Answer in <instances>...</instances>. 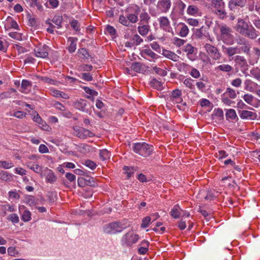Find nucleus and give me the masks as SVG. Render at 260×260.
<instances>
[{"instance_id": "f8f14e48", "label": "nucleus", "mask_w": 260, "mask_h": 260, "mask_svg": "<svg viewBox=\"0 0 260 260\" xmlns=\"http://www.w3.org/2000/svg\"><path fill=\"white\" fill-rule=\"evenodd\" d=\"M31 86V82L23 79L21 82V87L19 90L22 93H27L30 90Z\"/></svg>"}, {"instance_id": "680f3d73", "label": "nucleus", "mask_w": 260, "mask_h": 260, "mask_svg": "<svg viewBox=\"0 0 260 260\" xmlns=\"http://www.w3.org/2000/svg\"><path fill=\"white\" fill-rule=\"evenodd\" d=\"M84 89L87 93H88L91 95H95V96L98 95V93L97 91H96L93 89H91L89 87H84Z\"/></svg>"}, {"instance_id": "7c9ffc66", "label": "nucleus", "mask_w": 260, "mask_h": 260, "mask_svg": "<svg viewBox=\"0 0 260 260\" xmlns=\"http://www.w3.org/2000/svg\"><path fill=\"white\" fill-rule=\"evenodd\" d=\"M62 20V16L56 15L53 17L52 19V22L56 25V27L57 28H59L61 26Z\"/></svg>"}, {"instance_id": "f704fd0d", "label": "nucleus", "mask_w": 260, "mask_h": 260, "mask_svg": "<svg viewBox=\"0 0 260 260\" xmlns=\"http://www.w3.org/2000/svg\"><path fill=\"white\" fill-rule=\"evenodd\" d=\"M211 5L216 9H220L224 7V3L222 1L212 0Z\"/></svg>"}, {"instance_id": "4468645a", "label": "nucleus", "mask_w": 260, "mask_h": 260, "mask_svg": "<svg viewBox=\"0 0 260 260\" xmlns=\"http://www.w3.org/2000/svg\"><path fill=\"white\" fill-rule=\"evenodd\" d=\"M240 116L242 119H253L255 118L256 117V115L255 113L249 111L243 110L240 111Z\"/></svg>"}, {"instance_id": "58836bf2", "label": "nucleus", "mask_w": 260, "mask_h": 260, "mask_svg": "<svg viewBox=\"0 0 260 260\" xmlns=\"http://www.w3.org/2000/svg\"><path fill=\"white\" fill-rule=\"evenodd\" d=\"M184 51L187 53V55L189 56L193 53L194 51V48L190 44H187L184 46Z\"/></svg>"}, {"instance_id": "b1692460", "label": "nucleus", "mask_w": 260, "mask_h": 260, "mask_svg": "<svg viewBox=\"0 0 260 260\" xmlns=\"http://www.w3.org/2000/svg\"><path fill=\"white\" fill-rule=\"evenodd\" d=\"M141 55L142 57L145 58L144 55H148L152 58H156L157 55L153 52L150 49H144L141 51Z\"/></svg>"}, {"instance_id": "bb28decb", "label": "nucleus", "mask_w": 260, "mask_h": 260, "mask_svg": "<svg viewBox=\"0 0 260 260\" xmlns=\"http://www.w3.org/2000/svg\"><path fill=\"white\" fill-rule=\"evenodd\" d=\"M14 166L11 161H0V167L5 169H9Z\"/></svg>"}, {"instance_id": "f3484780", "label": "nucleus", "mask_w": 260, "mask_h": 260, "mask_svg": "<svg viewBox=\"0 0 260 260\" xmlns=\"http://www.w3.org/2000/svg\"><path fill=\"white\" fill-rule=\"evenodd\" d=\"M33 120L39 124V126L44 130H48L49 126L46 123L43 121L38 114L34 116Z\"/></svg>"}, {"instance_id": "37998d69", "label": "nucleus", "mask_w": 260, "mask_h": 260, "mask_svg": "<svg viewBox=\"0 0 260 260\" xmlns=\"http://www.w3.org/2000/svg\"><path fill=\"white\" fill-rule=\"evenodd\" d=\"M195 36L198 38H201L203 36H204L206 37L209 36V34H206L205 32H204L203 27H202L200 29H197L195 32Z\"/></svg>"}, {"instance_id": "338daca9", "label": "nucleus", "mask_w": 260, "mask_h": 260, "mask_svg": "<svg viewBox=\"0 0 260 260\" xmlns=\"http://www.w3.org/2000/svg\"><path fill=\"white\" fill-rule=\"evenodd\" d=\"M39 151L41 153H46L49 152L47 146L44 144H41L39 148Z\"/></svg>"}, {"instance_id": "4be33fe9", "label": "nucleus", "mask_w": 260, "mask_h": 260, "mask_svg": "<svg viewBox=\"0 0 260 260\" xmlns=\"http://www.w3.org/2000/svg\"><path fill=\"white\" fill-rule=\"evenodd\" d=\"M251 28L249 27L248 30L246 31V32L243 36H246L249 38L254 39L257 37V35L254 28L252 26H251Z\"/></svg>"}, {"instance_id": "dca6fc26", "label": "nucleus", "mask_w": 260, "mask_h": 260, "mask_svg": "<svg viewBox=\"0 0 260 260\" xmlns=\"http://www.w3.org/2000/svg\"><path fill=\"white\" fill-rule=\"evenodd\" d=\"M45 174L46 176V180L47 182L52 183L56 180V177L52 170L46 169Z\"/></svg>"}, {"instance_id": "7ed1b4c3", "label": "nucleus", "mask_w": 260, "mask_h": 260, "mask_svg": "<svg viewBox=\"0 0 260 260\" xmlns=\"http://www.w3.org/2000/svg\"><path fill=\"white\" fill-rule=\"evenodd\" d=\"M123 228L118 222H112L108 224L104 228L105 233L109 234H114L122 231Z\"/></svg>"}, {"instance_id": "e433bc0d", "label": "nucleus", "mask_w": 260, "mask_h": 260, "mask_svg": "<svg viewBox=\"0 0 260 260\" xmlns=\"http://www.w3.org/2000/svg\"><path fill=\"white\" fill-rule=\"evenodd\" d=\"M7 219L9 221L12 222L13 223H17L19 222V220L18 216L15 213L10 214L7 217Z\"/></svg>"}, {"instance_id": "de8ad7c7", "label": "nucleus", "mask_w": 260, "mask_h": 260, "mask_svg": "<svg viewBox=\"0 0 260 260\" xmlns=\"http://www.w3.org/2000/svg\"><path fill=\"white\" fill-rule=\"evenodd\" d=\"M153 69L157 74L161 76L164 77L166 76L167 74V72L166 70L161 69L159 68L155 67L153 68Z\"/></svg>"}, {"instance_id": "a18cd8bd", "label": "nucleus", "mask_w": 260, "mask_h": 260, "mask_svg": "<svg viewBox=\"0 0 260 260\" xmlns=\"http://www.w3.org/2000/svg\"><path fill=\"white\" fill-rule=\"evenodd\" d=\"M100 156L101 159L104 160L109 158V151L107 149H103L100 151Z\"/></svg>"}, {"instance_id": "13d9d810", "label": "nucleus", "mask_w": 260, "mask_h": 260, "mask_svg": "<svg viewBox=\"0 0 260 260\" xmlns=\"http://www.w3.org/2000/svg\"><path fill=\"white\" fill-rule=\"evenodd\" d=\"M250 73L255 78L260 81V70L256 69L251 70Z\"/></svg>"}, {"instance_id": "423d86ee", "label": "nucleus", "mask_w": 260, "mask_h": 260, "mask_svg": "<svg viewBox=\"0 0 260 260\" xmlns=\"http://www.w3.org/2000/svg\"><path fill=\"white\" fill-rule=\"evenodd\" d=\"M205 47L207 52L213 59L217 60L220 58V54L216 47L209 44H206Z\"/></svg>"}, {"instance_id": "bf43d9fd", "label": "nucleus", "mask_w": 260, "mask_h": 260, "mask_svg": "<svg viewBox=\"0 0 260 260\" xmlns=\"http://www.w3.org/2000/svg\"><path fill=\"white\" fill-rule=\"evenodd\" d=\"M11 115L17 118L22 119L25 116L26 113L20 111H18L14 112L13 115Z\"/></svg>"}, {"instance_id": "3c124183", "label": "nucleus", "mask_w": 260, "mask_h": 260, "mask_svg": "<svg viewBox=\"0 0 260 260\" xmlns=\"http://www.w3.org/2000/svg\"><path fill=\"white\" fill-rule=\"evenodd\" d=\"M50 92L51 94L54 96L63 98V93L59 90L51 88L50 89Z\"/></svg>"}, {"instance_id": "864d4df0", "label": "nucleus", "mask_w": 260, "mask_h": 260, "mask_svg": "<svg viewBox=\"0 0 260 260\" xmlns=\"http://www.w3.org/2000/svg\"><path fill=\"white\" fill-rule=\"evenodd\" d=\"M150 220L151 218L149 216H146L142 220V223L141 225V228H146L148 227Z\"/></svg>"}, {"instance_id": "052dcab7", "label": "nucleus", "mask_w": 260, "mask_h": 260, "mask_svg": "<svg viewBox=\"0 0 260 260\" xmlns=\"http://www.w3.org/2000/svg\"><path fill=\"white\" fill-rule=\"evenodd\" d=\"M27 166L31 170H32L34 171H35L36 173L39 172V171L41 170V168L39 165L36 164V165H30V164H27Z\"/></svg>"}, {"instance_id": "20e7f679", "label": "nucleus", "mask_w": 260, "mask_h": 260, "mask_svg": "<svg viewBox=\"0 0 260 260\" xmlns=\"http://www.w3.org/2000/svg\"><path fill=\"white\" fill-rule=\"evenodd\" d=\"M172 6L171 0H159L156 8L162 13H167Z\"/></svg>"}, {"instance_id": "2eb2a0df", "label": "nucleus", "mask_w": 260, "mask_h": 260, "mask_svg": "<svg viewBox=\"0 0 260 260\" xmlns=\"http://www.w3.org/2000/svg\"><path fill=\"white\" fill-rule=\"evenodd\" d=\"M78 41V39L77 38L74 37H69L68 40V42L70 43V44L68 46V51L70 53H73L75 51L76 49L77 44L76 42Z\"/></svg>"}, {"instance_id": "9b49d317", "label": "nucleus", "mask_w": 260, "mask_h": 260, "mask_svg": "<svg viewBox=\"0 0 260 260\" xmlns=\"http://www.w3.org/2000/svg\"><path fill=\"white\" fill-rule=\"evenodd\" d=\"M246 5V0H230L229 7L231 10H234L237 6L243 7Z\"/></svg>"}, {"instance_id": "9d476101", "label": "nucleus", "mask_w": 260, "mask_h": 260, "mask_svg": "<svg viewBox=\"0 0 260 260\" xmlns=\"http://www.w3.org/2000/svg\"><path fill=\"white\" fill-rule=\"evenodd\" d=\"M222 49L223 52L226 54L230 57L241 52L240 49L237 47H225L223 46Z\"/></svg>"}, {"instance_id": "39448f33", "label": "nucleus", "mask_w": 260, "mask_h": 260, "mask_svg": "<svg viewBox=\"0 0 260 260\" xmlns=\"http://www.w3.org/2000/svg\"><path fill=\"white\" fill-rule=\"evenodd\" d=\"M73 106L76 109L87 113L89 109L91 108V105L89 102L84 99H80L79 101L75 102Z\"/></svg>"}, {"instance_id": "c85d7f7f", "label": "nucleus", "mask_w": 260, "mask_h": 260, "mask_svg": "<svg viewBox=\"0 0 260 260\" xmlns=\"http://www.w3.org/2000/svg\"><path fill=\"white\" fill-rule=\"evenodd\" d=\"M180 208L178 205H176L171 211V215L174 218H178L180 217V213L179 211Z\"/></svg>"}, {"instance_id": "ddd939ff", "label": "nucleus", "mask_w": 260, "mask_h": 260, "mask_svg": "<svg viewBox=\"0 0 260 260\" xmlns=\"http://www.w3.org/2000/svg\"><path fill=\"white\" fill-rule=\"evenodd\" d=\"M181 91L178 89H176L172 92L170 98L171 100L175 101L176 103H180L182 101V99L181 98Z\"/></svg>"}, {"instance_id": "72a5a7b5", "label": "nucleus", "mask_w": 260, "mask_h": 260, "mask_svg": "<svg viewBox=\"0 0 260 260\" xmlns=\"http://www.w3.org/2000/svg\"><path fill=\"white\" fill-rule=\"evenodd\" d=\"M24 202L30 206H34L36 204L35 198L31 196L26 197L25 198Z\"/></svg>"}, {"instance_id": "1a4fd4ad", "label": "nucleus", "mask_w": 260, "mask_h": 260, "mask_svg": "<svg viewBox=\"0 0 260 260\" xmlns=\"http://www.w3.org/2000/svg\"><path fill=\"white\" fill-rule=\"evenodd\" d=\"M139 236L138 235H134L132 233H127L123 238L122 241H124L127 246H130L137 242Z\"/></svg>"}, {"instance_id": "ea45409f", "label": "nucleus", "mask_w": 260, "mask_h": 260, "mask_svg": "<svg viewBox=\"0 0 260 260\" xmlns=\"http://www.w3.org/2000/svg\"><path fill=\"white\" fill-rule=\"evenodd\" d=\"M83 164L91 170H94L96 167V164L94 161L89 159L85 160L84 162H83Z\"/></svg>"}, {"instance_id": "6e6552de", "label": "nucleus", "mask_w": 260, "mask_h": 260, "mask_svg": "<svg viewBox=\"0 0 260 260\" xmlns=\"http://www.w3.org/2000/svg\"><path fill=\"white\" fill-rule=\"evenodd\" d=\"M249 26L248 23L243 19H239L238 20L237 24L236 25V30L240 34L244 35L248 30Z\"/></svg>"}, {"instance_id": "5fc2aeb1", "label": "nucleus", "mask_w": 260, "mask_h": 260, "mask_svg": "<svg viewBox=\"0 0 260 260\" xmlns=\"http://www.w3.org/2000/svg\"><path fill=\"white\" fill-rule=\"evenodd\" d=\"M74 129L75 131L76 132L75 134L77 136H78L79 138H81V139L84 138L83 131H82L81 130V129H82V128L76 127L74 128Z\"/></svg>"}, {"instance_id": "cd10ccee", "label": "nucleus", "mask_w": 260, "mask_h": 260, "mask_svg": "<svg viewBox=\"0 0 260 260\" xmlns=\"http://www.w3.org/2000/svg\"><path fill=\"white\" fill-rule=\"evenodd\" d=\"M140 18L142 24L147 23L150 18L148 14L146 12L141 13L140 15Z\"/></svg>"}, {"instance_id": "e2e57ef3", "label": "nucleus", "mask_w": 260, "mask_h": 260, "mask_svg": "<svg viewBox=\"0 0 260 260\" xmlns=\"http://www.w3.org/2000/svg\"><path fill=\"white\" fill-rule=\"evenodd\" d=\"M128 21L132 23H136L138 21V17L135 14H131L127 16Z\"/></svg>"}, {"instance_id": "f257e3e1", "label": "nucleus", "mask_w": 260, "mask_h": 260, "mask_svg": "<svg viewBox=\"0 0 260 260\" xmlns=\"http://www.w3.org/2000/svg\"><path fill=\"white\" fill-rule=\"evenodd\" d=\"M133 149L135 152L144 157L149 156L153 150L152 146L145 142L135 143Z\"/></svg>"}, {"instance_id": "774afa93", "label": "nucleus", "mask_w": 260, "mask_h": 260, "mask_svg": "<svg viewBox=\"0 0 260 260\" xmlns=\"http://www.w3.org/2000/svg\"><path fill=\"white\" fill-rule=\"evenodd\" d=\"M240 49V50H241L244 53L249 54L250 52V47L247 43L246 44V45H244L243 46L241 47Z\"/></svg>"}, {"instance_id": "aec40b11", "label": "nucleus", "mask_w": 260, "mask_h": 260, "mask_svg": "<svg viewBox=\"0 0 260 260\" xmlns=\"http://www.w3.org/2000/svg\"><path fill=\"white\" fill-rule=\"evenodd\" d=\"M69 19V23L71 25L72 28L76 31H79L80 30V25L77 20H75L69 18L66 16V18Z\"/></svg>"}, {"instance_id": "4c0bfd02", "label": "nucleus", "mask_w": 260, "mask_h": 260, "mask_svg": "<svg viewBox=\"0 0 260 260\" xmlns=\"http://www.w3.org/2000/svg\"><path fill=\"white\" fill-rule=\"evenodd\" d=\"M132 40L133 41V44L136 46L140 45L143 41V39L138 35H134Z\"/></svg>"}, {"instance_id": "473e14b6", "label": "nucleus", "mask_w": 260, "mask_h": 260, "mask_svg": "<svg viewBox=\"0 0 260 260\" xmlns=\"http://www.w3.org/2000/svg\"><path fill=\"white\" fill-rule=\"evenodd\" d=\"M75 4V1H72L71 2H69L66 4V9L68 10L69 12H71V13L73 14H75L77 11L76 10L74 9V5Z\"/></svg>"}, {"instance_id": "0eeeda50", "label": "nucleus", "mask_w": 260, "mask_h": 260, "mask_svg": "<svg viewBox=\"0 0 260 260\" xmlns=\"http://www.w3.org/2000/svg\"><path fill=\"white\" fill-rule=\"evenodd\" d=\"M49 50V48L47 45H43L36 47L34 51L36 57L45 58L48 55Z\"/></svg>"}, {"instance_id": "a211bd4d", "label": "nucleus", "mask_w": 260, "mask_h": 260, "mask_svg": "<svg viewBox=\"0 0 260 260\" xmlns=\"http://www.w3.org/2000/svg\"><path fill=\"white\" fill-rule=\"evenodd\" d=\"M162 54L174 61H177L179 58V56L175 53L168 50L164 51Z\"/></svg>"}, {"instance_id": "393cba45", "label": "nucleus", "mask_w": 260, "mask_h": 260, "mask_svg": "<svg viewBox=\"0 0 260 260\" xmlns=\"http://www.w3.org/2000/svg\"><path fill=\"white\" fill-rule=\"evenodd\" d=\"M31 212L28 210H25L22 213L21 216V219L24 222H28L31 219Z\"/></svg>"}, {"instance_id": "f03ea898", "label": "nucleus", "mask_w": 260, "mask_h": 260, "mask_svg": "<svg viewBox=\"0 0 260 260\" xmlns=\"http://www.w3.org/2000/svg\"><path fill=\"white\" fill-rule=\"evenodd\" d=\"M220 28V35L221 40L226 42L231 39L233 35L231 34L232 29L225 24H221L219 25Z\"/></svg>"}, {"instance_id": "6ab92c4d", "label": "nucleus", "mask_w": 260, "mask_h": 260, "mask_svg": "<svg viewBox=\"0 0 260 260\" xmlns=\"http://www.w3.org/2000/svg\"><path fill=\"white\" fill-rule=\"evenodd\" d=\"M235 62L240 67H243L248 66L246 59L244 56L241 55H236L234 58Z\"/></svg>"}, {"instance_id": "c756f323", "label": "nucleus", "mask_w": 260, "mask_h": 260, "mask_svg": "<svg viewBox=\"0 0 260 260\" xmlns=\"http://www.w3.org/2000/svg\"><path fill=\"white\" fill-rule=\"evenodd\" d=\"M150 84L151 86L153 87L154 88L158 89V90H161L162 87V83L161 82L158 81L155 78L153 79L150 82Z\"/></svg>"}, {"instance_id": "5701e85b", "label": "nucleus", "mask_w": 260, "mask_h": 260, "mask_svg": "<svg viewBox=\"0 0 260 260\" xmlns=\"http://www.w3.org/2000/svg\"><path fill=\"white\" fill-rule=\"evenodd\" d=\"M149 26L147 24H143L138 27V32L142 36L146 35L149 31Z\"/></svg>"}, {"instance_id": "412c9836", "label": "nucleus", "mask_w": 260, "mask_h": 260, "mask_svg": "<svg viewBox=\"0 0 260 260\" xmlns=\"http://www.w3.org/2000/svg\"><path fill=\"white\" fill-rule=\"evenodd\" d=\"M13 176L12 175L8 173L7 172L2 171L0 172V179L9 182L12 180Z\"/></svg>"}, {"instance_id": "603ef678", "label": "nucleus", "mask_w": 260, "mask_h": 260, "mask_svg": "<svg viewBox=\"0 0 260 260\" xmlns=\"http://www.w3.org/2000/svg\"><path fill=\"white\" fill-rule=\"evenodd\" d=\"M119 22L122 24L128 26L130 25L129 21L126 19L125 17L123 15H120L119 19Z\"/></svg>"}, {"instance_id": "6e6d98bb", "label": "nucleus", "mask_w": 260, "mask_h": 260, "mask_svg": "<svg viewBox=\"0 0 260 260\" xmlns=\"http://www.w3.org/2000/svg\"><path fill=\"white\" fill-rule=\"evenodd\" d=\"M58 0H48V2L45 5L48 7L49 4L52 8H55L58 6Z\"/></svg>"}, {"instance_id": "a19ab883", "label": "nucleus", "mask_w": 260, "mask_h": 260, "mask_svg": "<svg viewBox=\"0 0 260 260\" xmlns=\"http://www.w3.org/2000/svg\"><path fill=\"white\" fill-rule=\"evenodd\" d=\"M226 119L230 118L231 119H234L237 117V115L234 109L229 110L225 114Z\"/></svg>"}, {"instance_id": "69168bd1", "label": "nucleus", "mask_w": 260, "mask_h": 260, "mask_svg": "<svg viewBox=\"0 0 260 260\" xmlns=\"http://www.w3.org/2000/svg\"><path fill=\"white\" fill-rule=\"evenodd\" d=\"M187 23L191 26H196L199 24V21L197 19L189 18L187 20Z\"/></svg>"}, {"instance_id": "c9c22d12", "label": "nucleus", "mask_w": 260, "mask_h": 260, "mask_svg": "<svg viewBox=\"0 0 260 260\" xmlns=\"http://www.w3.org/2000/svg\"><path fill=\"white\" fill-rule=\"evenodd\" d=\"M217 69L221 71L230 72L232 70L233 68L230 65L223 64L218 66Z\"/></svg>"}, {"instance_id": "2f4dec72", "label": "nucleus", "mask_w": 260, "mask_h": 260, "mask_svg": "<svg viewBox=\"0 0 260 260\" xmlns=\"http://www.w3.org/2000/svg\"><path fill=\"white\" fill-rule=\"evenodd\" d=\"M84 178L86 183H87V185L92 187L96 186V183L94 181L93 178L88 176H85Z\"/></svg>"}, {"instance_id": "0e129e2a", "label": "nucleus", "mask_w": 260, "mask_h": 260, "mask_svg": "<svg viewBox=\"0 0 260 260\" xmlns=\"http://www.w3.org/2000/svg\"><path fill=\"white\" fill-rule=\"evenodd\" d=\"M243 99L247 103L250 104L253 100V96L251 94H246L244 95Z\"/></svg>"}, {"instance_id": "a878e982", "label": "nucleus", "mask_w": 260, "mask_h": 260, "mask_svg": "<svg viewBox=\"0 0 260 260\" xmlns=\"http://www.w3.org/2000/svg\"><path fill=\"white\" fill-rule=\"evenodd\" d=\"M199 8L194 5H190L188 7L187 9V13L190 15H194L197 14L199 12Z\"/></svg>"}, {"instance_id": "49530a36", "label": "nucleus", "mask_w": 260, "mask_h": 260, "mask_svg": "<svg viewBox=\"0 0 260 260\" xmlns=\"http://www.w3.org/2000/svg\"><path fill=\"white\" fill-rule=\"evenodd\" d=\"M78 53L82 54L83 58H91V56L85 48H81L78 50Z\"/></svg>"}, {"instance_id": "79ce46f5", "label": "nucleus", "mask_w": 260, "mask_h": 260, "mask_svg": "<svg viewBox=\"0 0 260 260\" xmlns=\"http://www.w3.org/2000/svg\"><path fill=\"white\" fill-rule=\"evenodd\" d=\"M142 64L140 62H134L132 64L131 68L136 72H140L142 70Z\"/></svg>"}, {"instance_id": "c03bdc74", "label": "nucleus", "mask_w": 260, "mask_h": 260, "mask_svg": "<svg viewBox=\"0 0 260 260\" xmlns=\"http://www.w3.org/2000/svg\"><path fill=\"white\" fill-rule=\"evenodd\" d=\"M189 29L188 28V27L186 25L183 24L180 31V35L182 37H185L187 35Z\"/></svg>"}, {"instance_id": "4d7b16f0", "label": "nucleus", "mask_w": 260, "mask_h": 260, "mask_svg": "<svg viewBox=\"0 0 260 260\" xmlns=\"http://www.w3.org/2000/svg\"><path fill=\"white\" fill-rule=\"evenodd\" d=\"M159 23L161 26H167L169 24V21L167 17H161L159 18Z\"/></svg>"}, {"instance_id": "09e8293b", "label": "nucleus", "mask_w": 260, "mask_h": 260, "mask_svg": "<svg viewBox=\"0 0 260 260\" xmlns=\"http://www.w3.org/2000/svg\"><path fill=\"white\" fill-rule=\"evenodd\" d=\"M177 4L178 9L180 11V14L183 15L184 14V9L186 8V5L181 0H178Z\"/></svg>"}, {"instance_id": "8fccbe9b", "label": "nucleus", "mask_w": 260, "mask_h": 260, "mask_svg": "<svg viewBox=\"0 0 260 260\" xmlns=\"http://www.w3.org/2000/svg\"><path fill=\"white\" fill-rule=\"evenodd\" d=\"M7 251L8 254L12 256H16L18 254L15 247H10L8 248Z\"/></svg>"}]
</instances>
